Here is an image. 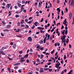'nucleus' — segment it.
Listing matches in <instances>:
<instances>
[{
  "instance_id": "f3484780",
  "label": "nucleus",
  "mask_w": 74,
  "mask_h": 74,
  "mask_svg": "<svg viewBox=\"0 0 74 74\" xmlns=\"http://www.w3.org/2000/svg\"><path fill=\"white\" fill-rule=\"evenodd\" d=\"M4 47H5V49H7L8 48V45H6Z\"/></svg>"
},
{
  "instance_id": "4be33fe9",
  "label": "nucleus",
  "mask_w": 74,
  "mask_h": 74,
  "mask_svg": "<svg viewBox=\"0 0 74 74\" xmlns=\"http://www.w3.org/2000/svg\"><path fill=\"white\" fill-rule=\"evenodd\" d=\"M40 50L41 51H43L44 50V47H40Z\"/></svg>"
},
{
  "instance_id": "603ef678",
  "label": "nucleus",
  "mask_w": 74,
  "mask_h": 74,
  "mask_svg": "<svg viewBox=\"0 0 74 74\" xmlns=\"http://www.w3.org/2000/svg\"><path fill=\"white\" fill-rule=\"evenodd\" d=\"M64 71V73H66L67 71V69H64V71Z\"/></svg>"
},
{
  "instance_id": "bb28decb",
  "label": "nucleus",
  "mask_w": 74,
  "mask_h": 74,
  "mask_svg": "<svg viewBox=\"0 0 74 74\" xmlns=\"http://www.w3.org/2000/svg\"><path fill=\"white\" fill-rule=\"evenodd\" d=\"M20 31V29H18V30H16V32H19Z\"/></svg>"
},
{
  "instance_id": "13d9d810",
  "label": "nucleus",
  "mask_w": 74,
  "mask_h": 74,
  "mask_svg": "<svg viewBox=\"0 0 74 74\" xmlns=\"http://www.w3.org/2000/svg\"><path fill=\"white\" fill-rule=\"evenodd\" d=\"M2 5H4V6L5 5V3H2Z\"/></svg>"
},
{
  "instance_id": "4c0bfd02",
  "label": "nucleus",
  "mask_w": 74,
  "mask_h": 74,
  "mask_svg": "<svg viewBox=\"0 0 74 74\" xmlns=\"http://www.w3.org/2000/svg\"><path fill=\"white\" fill-rule=\"evenodd\" d=\"M25 1L23 0V1H22V4H25Z\"/></svg>"
},
{
  "instance_id": "338daca9",
  "label": "nucleus",
  "mask_w": 74,
  "mask_h": 74,
  "mask_svg": "<svg viewBox=\"0 0 74 74\" xmlns=\"http://www.w3.org/2000/svg\"><path fill=\"white\" fill-rule=\"evenodd\" d=\"M27 62L29 63V60H27Z\"/></svg>"
},
{
  "instance_id": "69168bd1",
  "label": "nucleus",
  "mask_w": 74,
  "mask_h": 74,
  "mask_svg": "<svg viewBox=\"0 0 74 74\" xmlns=\"http://www.w3.org/2000/svg\"><path fill=\"white\" fill-rule=\"evenodd\" d=\"M54 30V29H52V30H51V32H53V31Z\"/></svg>"
},
{
  "instance_id": "0eeeda50",
  "label": "nucleus",
  "mask_w": 74,
  "mask_h": 74,
  "mask_svg": "<svg viewBox=\"0 0 74 74\" xmlns=\"http://www.w3.org/2000/svg\"><path fill=\"white\" fill-rule=\"evenodd\" d=\"M69 19L70 20L71 19V18L72 17V14L70 13L69 14Z\"/></svg>"
},
{
  "instance_id": "37998d69",
  "label": "nucleus",
  "mask_w": 74,
  "mask_h": 74,
  "mask_svg": "<svg viewBox=\"0 0 74 74\" xmlns=\"http://www.w3.org/2000/svg\"><path fill=\"white\" fill-rule=\"evenodd\" d=\"M33 74V71H31L30 72H29L28 73V74Z\"/></svg>"
},
{
  "instance_id": "9d476101",
  "label": "nucleus",
  "mask_w": 74,
  "mask_h": 74,
  "mask_svg": "<svg viewBox=\"0 0 74 74\" xmlns=\"http://www.w3.org/2000/svg\"><path fill=\"white\" fill-rule=\"evenodd\" d=\"M56 68H58L59 67V65L58 64V63H56V65H55Z\"/></svg>"
},
{
  "instance_id": "2eb2a0df",
  "label": "nucleus",
  "mask_w": 74,
  "mask_h": 74,
  "mask_svg": "<svg viewBox=\"0 0 74 74\" xmlns=\"http://www.w3.org/2000/svg\"><path fill=\"white\" fill-rule=\"evenodd\" d=\"M39 43H40V44H43V43H44V41L42 40H41L40 41Z\"/></svg>"
},
{
  "instance_id": "a19ab883",
  "label": "nucleus",
  "mask_w": 74,
  "mask_h": 74,
  "mask_svg": "<svg viewBox=\"0 0 74 74\" xmlns=\"http://www.w3.org/2000/svg\"><path fill=\"white\" fill-rule=\"evenodd\" d=\"M18 72H19V73H22V71H21V69H19L18 70Z\"/></svg>"
},
{
  "instance_id": "774afa93",
  "label": "nucleus",
  "mask_w": 74,
  "mask_h": 74,
  "mask_svg": "<svg viewBox=\"0 0 74 74\" xmlns=\"http://www.w3.org/2000/svg\"><path fill=\"white\" fill-rule=\"evenodd\" d=\"M69 47L70 48H71V45L70 44L69 45Z\"/></svg>"
},
{
  "instance_id": "79ce46f5",
  "label": "nucleus",
  "mask_w": 74,
  "mask_h": 74,
  "mask_svg": "<svg viewBox=\"0 0 74 74\" xmlns=\"http://www.w3.org/2000/svg\"><path fill=\"white\" fill-rule=\"evenodd\" d=\"M65 10L66 11V12H68V9L67 8V7H66L65 8Z\"/></svg>"
},
{
  "instance_id": "680f3d73",
  "label": "nucleus",
  "mask_w": 74,
  "mask_h": 74,
  "mask_svg": "<svg viewBox=\"0 0 74 74\" xmlns=\"http://www.w3.org/2000/svg\"><path fill=\"white\" fill-rule=\"evenodd\" d=\"M32 17H30L29 18V20H30V19H32Z\"/></svg>"
},
{
  "instance_id": "c03bdc74",
  "label": "nucleus",
  "mask_w": 74,
  "mask_h": 74,
  "mask_svg": "<svg viewBox=\"0 0 74 74\" xmlns=\"http://www.w3.org/2000/svg\"><path fill=\"white\" fill-rule=\"evenodd\" d=\"M2 23L3 24V25H5V23L4 22V21H2Z\"/></svg>"
},
{
  "instance_id": "7ed1b4c3",
  "label": "nucleus",
  "mask_w": 74,
  "mask_h": 74,
  "mask_svg": "<svg viewBox=\"0 0 74 74\" xmlns=\"http://www.w3.org/2000/svg\"><path fill=\"white\" fill-rule=\"evenodd\" d=\"M70 3H69V5H73V6L74 7V0H71V5L70 4Z\"/></svg>"
},
{
  "instance_id": "ddd939ff",
  "label": "nucleus",
  "mask_w": 74,
  "mask_h": 74,
  "mask_svg": "<svg viewBox=\"0 0 74 74\" xmlns=\"http://www.w3.org/2000/svg\"><path fill=\"white\" fill-rule=\"evenodd\" d=\"M13 48L14 49H15V48H16V44H14L13 46Z\"/></svg>"
},
{
  "instance_id": "4d7b16f0",
  "label": "nucleus",
  "mask_w": 74,
  "mask_h": 74,
  "mask_svg": "<svg viewBox=\"0 0 74 74\" xmlns=\"http://www.w3.org/2000/svg\"><path fill=\"white\" fill-rule=\"evenodd\" d=\"M20 60H22L23 59H25V58L24 57H22V58H20Z\"/></svg>"
},
{
  "instance_id": "052dcab7",
  "label": "nucleus",
  "mask_w": 74,
  "mask_h": 74,
  "mask_svg": "<svg viewBox=\"0 0 74 74\" xmlns=\"http://www.w3.org/2000/svg\"><path fill=\"white\" fill-rule=\"evenodd\" d=\"M57 45L58 46H60V43L59 42H57Z\"/></svg>"
},
{
  "instance_id": "09e8293b",
  "label": "nucleus",
  "mask_w": 74,
  "mask_h": 74,
  "mask_svg": "<svg viewBox=\"0 0 74 74\" xmlns=\"http://www.w3.org/2000/svg\"><path fill=\"white\" fill-rule=\"evenodd\" d=\"M48 33H46L45 35V36H46L45 37H47V36H48Z\"/></svg>"
},
{
  "instance_id": "39448f33",
  "label": "nucleus",
  "mask_w": 74,
  "mask_h": 74,
  "mask_svg": "<svg viewBox=\"0 0 74 74\" xmlns=\"http://www.w3.org/2000/svg\"><path fill=\"white\" fill-rule=\"evenodd\" d=\"M27 39L28 41H29L30 42L32 41V37H28Z\"/></svg>"
},
{
  "instance_id": "f704fd0d",
  "label": "nucleus",
  "mask_w": 74,
  "mask_h": 74,
  "mask_svg": "<svg viewBox=\"0 0 74 74\" xmlns=\"http://www.w3.org/2000/svg\"><path fill=\"white\" fill-rule=\"evenodd\" d=\"M43 20H44V18H42L40 21V22H42L43 21Z\"/></svg>"
},
{
  "instance_id": "473e14b6",
  "label": "nucleus",
  "mask_w": 74,
  "mask_h": 74,
  "mask_svg": "<svg viewBox=\"0 0 74 74\" xmlns=\"http://www.w3.org/2000/svg\"><path fill=\"white\" fill-rule=\"evenodd\" d=\"M21 10H24V8L23 7H21Z\"/></svg>"
},
{
  "instance_id": "6e6d98bb",
  "label": "nucleus",
  "mask_w": 74,
  "mask_h": 74,
  "mask_svg": "<svg viewBox=\"0 0 74 74\" xmlns=\"http://www.w3.org/2000/svg\"><path fill=\"white\" fill-rule=\"evenodd\" d=\"M25 25H21V27H25Z\"/></svg>"
},
{
  "instance_id": "ea45409f",
  "label": "nucleus",
  "mask_w": 74,
  "mask_h": 74,
  "mask_svg": "<svg viewBox=\"0 0 74 74\" xmlns=\"http://www.w3.org/2000/svg\"><path fill=\"white\" fill-rule=\"evenodd\" d=\"M14 8H15V9H17V8H18V6L16 5H15L14 6Z\"/></svg>"
},
{
  "instance_id": "c756f323",
  "label": "nucleus",
  "mask_w": 74,
  "mask_h": 74,
  "mask_svg": "<svg viewBox=\"0 0 74 74\" xmlns=\"http://www.w3.org/2000/svg\"><path fill=\"white\" fill-rule=\"evenodd\" d=\"M64 22L65 23H67V21H66V18L65 19Z\"/></svg>"
},
{
  "instance_id": "6e6552de",
  "label": "nucleus",
  "mask_w": 74,
  "mask_h": 74,
  "mask_svg": "<svg viewBox=\"0 0 74 74\" xmlns=\"http://www.w3.org/2000/svg\"><path fill=\"white\" fill-rule=\"evenodd\" d=\"M3 31L4 32H9V30L7 29H5L3 30Z\"/></svg>"
},
{
  "instance_id": "f03ea898",
  "label": "nucleus",
  "mask_w": 74,
  "mask_h": 74,
  "mask_svg": "<svg viewBox=\"0 0 74 74\" xmlns=\"http://www.w3.org/2000/svg\"><path fill=\"white\" fill-rule=\"evenodd\" d=\"M11 5V4H7V5L6 6L5 8L7 9V10H8L10 8V6Z\"/></svg>"
},
{
  "instance_id": "f8f14e48",
  "label": "nucleus",
  "mask_w": 74,
  "mask_h": 74,
  "mask_svg": "<svg viewBox=\"0 0 74 74\" xmlns=\"http://www.w3.org/2000/svg\"><path fill=\"white\" fill-rule=\"evenodd\" d=\"M17 4L18 5V7H21V6H22V5H21V4L19 3H17Z\"/></svg>"
},
{
  "instance_id": "423d86ee",
  "label": "nucleus",
  "mask_w": 74,
  "mask_h": 74,
  "mask_svg": "<svg viewBox=\"0 0 74 74\" xmlns=\"http://www.w3.org/2000/svg\"><path fill=\"white\" fill-rule=\"evenodd\" d=\"M11 27V25H7L6 28L7 29H10Z\"/></svg>"
},
{
  "instance_id": "0e129e2a",
  "label": "nucleus",
  "mask_w": 74,
  "mask_h": 74,
  "mask_svg": "<svg viewBox=\"0 0 74 74\" xmlns=\"http://www.w3.org/2000/svg\"><path fill=\"white\" fill-rule=\"evenodd\" d=\"M45 29H47V25H45Z\"/></svg>"
},
{
  "instance_id": "412c9836",
  "label": "nucleus",
  "mask_w": 74,
  "mask_h": 74,
  "mask_svg": "<svg viewBox=\"0 0 74 74\" xmlns=\"http://www.w3.org/2000/svg\"><path fill=\"white\" fill-rule=\"evenodd\" d=\"M17 26H20V25H21V23H20L19 22H18V23H17Z\"/></svg>"
},
{
  "instance_id": "2f4dec72",
  "label": "nucleus",
  "mask_w": 74,
  "mask_h": 74,
  "mask_svg": "<svg viewBox=\"0 0 74 74\" xmlns=\"http://www.w3.org/2000/svg\"><path fill=\"white\" fill-rule=\"evenodd\" d=\"M8 58L10 60H12V59L10 58L9 57H8Z\"/></svg>"
},
{
  "instance_id": "c9c22d12",
  "label": "nucleus",
  "mask_w": 74,
  "mask_h": 74,
  "mask_svg": "<svg viewBox=\"0 0 74 74\" xmlns=\"http://www.w3.org/2000/svg\"><path fill=\"white\" fill-rule=\"evenodd\" d=\"M48 70L50 72H51L52 71V69H48Z\"/></svg>"
},
{
  "instance_id": "5fc2aeb1",
  "label": "nucleus",
  "mask_w": 74,
  "mask_h": 74,
  "mask_svg": "<svg viewBox=\"0 0 74 74\" xmlns=\"http://www.w3.org/2000/svg\"><path fill=\"white\" fill-rule=\"evenodd\" d=\"M25 22H28V19H26L25 20Z\"/></svg>"
},
{
  "instance_id": "a18cd8bd",
  "label": "nucleus",
  "mask_w": 74,
  "mask_h": 74,
  "mask_svg": "<svg viewBox=\"0 0 74 74\" xmlns=\"http://www.w3.org/2000/svg\"><path fill=\"white\" fill-rule=\"evenodd\" d=\"M18 68V66H15L14 67V69H17Z\"/></svg>"
},
{
  "instance_id": "8fccbe9b",
  "label": "nucleus",
  "mask_w": 74,
  "mask_h": 74,
  "mask_svg": "<svg viewBox=\"0 0 74 74\" xmlns=\"http://www.w3.org/2000/svg\"><path fill=\"white\" fill-rule=\"evenodd\" d=\"M64 26L63 25H62L61 28V29H64Z\"/></svg>"
},
{
  "instance_id": "5701e85b",
  "label": "nucleus",
  "mask_w": 74,
  "mask_h": 74,
  "mask_svg": "<svg viewBox=\"0 0 74 74\" xmlns=\"http://www.w3.org/2000/svg\"><path fill=\"white\" fill-rule=\"evenodd\" d=\"M26 27H25V28H26V29H28V28H29V25H26L25 26Z\"/></svg>"
},
{
  "instance_id": "bf43d9fd",
  "label": "nucleus",
  "mask_w": 74,
  "mask_h": 74,
  "mask_svg": "<svg viewBox=\"0 0 74 74\" xmlns=\"http://www.w3.org/2000/svg\"><path fill=\"white\" fill-rule=\"evenodd\" d=\"M62 15H64V13H63V10L62 11Z\"/></svg>"
},
{
  "instance_id": "7c9ffc66",
  "label": "nucleus",
  "mask_w": 74,
  "mask_h": 74,
  "mask_svg": "<svg viewBox=\"0 0 74 74\" xmlns=\"http://www.w3.org/2000/svg\"><path fill=\"white\" fill-rule=\"evenodd\" d=\"M67 30H66L65 32V34L66 35H67Z\"/></svg>"
},
{
  "instance_id": "a878e982",
  "label": "nucleus",
  "mask_w": 74,
  "mask_h": 74,
  "mask_svg": "<svg viewBox=\"0 0 74 74\" xmlns=\"http://www.w3.org/2000/svg\"><path fill=\"white\" fill-rule=\"evenodd\" d=\"M34 27H35V25H34L33 27H32V29H34Z\"/></svg>"
},
{
  "instance_id": "aec40b11",
  "label": "nucleus",
  "mask_w": 74,
  "mask_h": 74,
  "mask_svg": "<svg viewBox=\"0 0 74 74\" xmlns=\"http://www.w3.org/2000/svg\"><path fill=\"white\" fill-rule=\"evenodd\" d=\"M41 47H40V46H38L37 47V48L38 49H40L41 48Z\"/></svg>"
},
{
  "instance_id": "9b49d317",
  "label": "nucleus",
  "mask_w": 74,
  "mask_h": 74,
  "mask_svg": "<svg viewBox=\"0 0 74 74\" xmlns=\"http://www.w3.org/2000/svg\"><path fill=\"white\" fill-rule=\"evenodd\" d=\"M37 29H41L42 30H44V28H42V27H38Z\"/></svg>"
},
{
  "instance_id": "e433bc0d",
  "label": "nucleus",
  "mask_w": 74,
  "mask_h": 74,
  "mask_svg": "<svg viewBox=\"0 0 74 74\" xmlns=\"http://www.w3.org/2000/svg\"><path fill=\"white\" fill-rule=\"evenodd\" d=\"M2 54L3 55H5V53L2 52Z\"/></svg>"
},
{
  "instance_id": "1a4fd4ad",
  "label": "nucleus",
  "mask_w": 74,
  "mask_h": 74,
  "mask_svg": "<svg viewBox=\"0 0 74 74\" xmlns=\"http://www.w3.org/2000/svg\"><path fill=\"white\" fill-rule=\"evenodd\" d=\"M20 64H21V63H16L14 64L13 66H18V65H20Z\"/></svg>"
},
{
  "instance_id": "20e7f679",
  "label": "nucleus",
  "mask_w": 74,
  "mask_h": 74,
  "mask_svg": "<svg viewBox=\"0 0 74 74\" xmlns=\"http://www.w3.org/2000/svg\"><path fill=\"white\" fill-rule=\"evenodd\" d=\"M40 72L41 73H44V68H40Z\"/></svg>"
},
{
  "instance_id": "de8ad7c7",
  "label": "nucleus",
  "mask_w": 74,
  "mask_h": 74,
  "mask_svg": "<svg viewBox=\"0 0 74 74\" xmlns=\"http://www.w3.org/2000/svg\"><path fill=\"white\" fill-rule=\"evenodd\" d=\"M5 47H3L1 49L2 50H4V49H5Z\"/></svg>"
},
{
  "instance_id": "a211bd4d",
  "label": "nucleus",
  "mask_w": 74,
  "mask_h": 74,
  "mask_svg": "<svg viewBox=\"0 0 74 74\" xmlns=\"http://www.w3.org/2000/svg\"><path fill=\"white\" fill-rule=\"evenodd\" d=\"M24 23V20H22L21 22V24H23Z\"/></svg>"
},
{
  "instance_id": "3c124183",
  "label": "nucleus",
  "mask_w": 74,
  "mask_h": 74,
  "mask_svg": "<svg viewBox=\"0 0 74 74\" xmlns=\"http://www.w3.org/2000/svg\"><path fill=\"white\" fill-rule=\"evenodd\" d=\"M58 25H59H59H60V23H58L57 24V26H58Z\"/></svg>"
},
{
  "instance_id": "864d4df0",
  "label": "nucleus",
  "mask_w": 74,
  "mask_h": 74,
  "mask_svg": "<svg viewBox=\"0 0 74 74\" xmlns=\"http://www.w3.org/2000/svg\"><path fill=\"white\" fill-rule=\"evenodd\" d=\"M62 34H63V35H64V34H65V32L63 31H62Z\"/></svg>"
},
{
  "instance_id": "72a5a7b5",
  "label": "nucleus",
  "mask_w": 74,
  "mask_h": 74,
  "mask_svg": "<svg viewBox=\"0 0 74 74\" xmlns=\"http://www.w3.org/2000/svg\"><path fill=\"white\" fill-rule=\"evenodd\" d=\"M36 61H37V62H39L40 60H39V59H38V58H37L36 59Z\"/></svg>"
},
{
  "instance_id": "c85d7f7f",
  "label": "nucleus",
  "mask_w": 74,
  "mask_h": 74,
  "mask_svg": "<svg viewBox=\"0 0 74 74\" xmlns=\"http://www.w3.org/2000/svg\"><path fill=\"white\" fill-rule=\"evenodd\" d=\"M54 52H55V50L54 49H53V51H51V54H52V53H54Z\"/></svg>"
},
{
  "instance_id": "f257e3e1",
  "label": "nucleus",
  "mask_w": 74,
  "mask_h": 74,
  "mask_svg": "<svg viewBox=\"0 0 74 74\" xmlns=\"http://www.w3.org/2000/svg\"><path fill=\"white\" fill-rule=\"evenodd\" d=\"M61 39L62 40V43L64 42V46H66V43H65V40H66L65 37H61Z\"/></svg>"
},
{
  "instance_id": "58836bf2",
  "label": "nucleus",
  "mask_w": 74,
  "mask_h": 74,
  "mask_svg": "<svg viewBox=\"0 0 74 74\" xmlns=\"http://www.w3.org/2000/svg\"><path fill=\"white\" fill-rule=\"evenodd\" d=\"M19 58H22V55H20L19 56Z\"/></svg>"
},
{
  "instance_id": "b1692460",
  "label": "nucleus",
  "mask_w": 74,
  "mask_h": 74,
  "mask_svg": "<svg viewBox=\"0 0 74 74\" xmlns=\"http://www.w3.org/2000/svg\"><path fill=\"white\" fill-rule=\"evenodd\" d=\"M48 69H49V68H44V70H45V71H48Z\"/></svg>"
},
{
  "instance_id": "4468645a",
  "label": "nucleus",
  "mask_w": 74,
  "mask_h": 74,
  "mask_svg": "<svg viewBox=\"0 0 74 74\" xmlns=\"http://www.w3.org/2000/svg\"><path fill=\"white\" fill-rule=\"evenodd\" d=\"M28 56H29V54H27L26 55H25V56L24 57L25 58H27V57H28Z\"/></svg>"
},
{
  "instance_id": "cd10ccee",
  "label": "nucleus",
  "mask_w": 74,
  "mask_h": 74,
  "mask_svg": "<svg viewBox=\"0 0 74 74\" xmlns=\"http://www.w3.org/2000/svg\"><path fill=\"white\" fill-rule=\"evenodd\" d=\"M25 60H20V62H25Z\"/></svg>"
},
{
  "instance_id": "dca6fc26",
  "label": "nucleus",
  "mask_w": 74,
  "mask_h": 74,
  "mask_svg": "<svg viewBox=\"0 0 74 74\" xmlns=\"http://www.w3.org/2000/svg\"><path fill=\"white\" fill-rule=\"evenodd\" d=\"M46 39H47V37H45L44 39V43H45V42L46 41Z\"/></svg>"
},
{
  "instance_id": "393cba45",
  "label": "nucleus",
  "mask_w": 74,
  "mask_h": 74,
  "mask_svg": "<svg viewBox=\"0 0 74 74\" xmlns=\"http://www.w3.org/2000/svg\"><path fill=\"white\" fill-rule=\"evenodd\" d=\"M19 53L20 54H22V50L21 51H19Z\"/></svg>"
},
{
  "instance_id": "49530a36",
  "label": "nucleus",
  "mask_w": 74,
  "mask_h": 74,
  "mask_svg": "<svg viewBox=\"0 0 74 74\" xmlns=\"http://www.w3.org/2000/svg\"><path fill=\"white\" fill-rule=\"evenodd\" d=\"M50 59H52V60H53L55 59V58H52V57H50Z\"/></svg>"
},
{
  "instance_id": "e2e57ef3",
  "label": "nucleus",
  "mask_w": 74,
  "mask_h": 74,
  "mask_svg": "<svg viewBox=\"0 0 74 74\" xmlns=\"http://www.w3.org/2000/svg\"><path fill=\"white\" fill-rule=\"evenodd\" d=\"M51 64V63L49 62V63H47V65H49L50 64Z\"/></svg>"
},
{
  "instance_id": "6ab92c4d",
  "label": "nucleus",
  "mask_w": 74,
  "mask_h": 74,
  "mask_svg": "<svg viewBox=\"0 0 74 74\" xmlns=\"http://www.w3.org/2000/svg\"><path fill=\"white\" fill-rule=\"evenodd\" d=\"M15 17H16V18H19V15H18L16 14V15H15Z\"/></svg>"
}]
</instances>
